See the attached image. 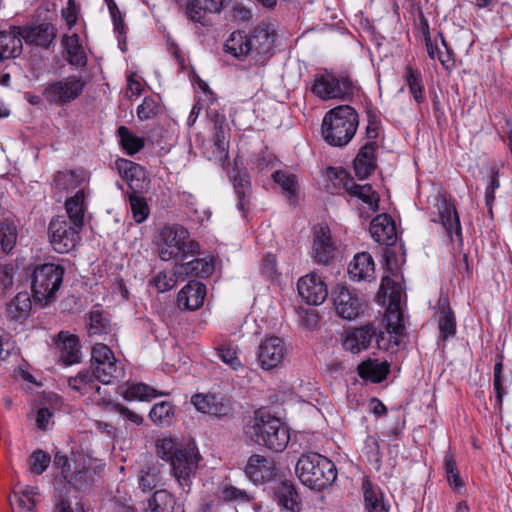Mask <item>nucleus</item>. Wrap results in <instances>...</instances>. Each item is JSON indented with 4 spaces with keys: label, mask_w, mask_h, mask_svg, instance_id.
Instances as JSON below:
<instances>
[{
    "label": "nucleus",
    "mask_w": 512,
    "mask_h": 512,
    "mask_svg": "<svg viewBox=\"0 0 512 512\" xmlns=\"http://www.w3.org/2000/svg\"><path fill=\"white\" fill-rule=\"evenodd\" d=\"M285 355L284 342L276 336L262 340L257 350L258 362L263 370L276 368L282 363Z\"/></svg>",
    "instance_id": "15"
},
{
    "label": "nucleus",
    "mask_w": 512,
    "mask_h": 512,
    "mask_svg": "<svg viewBox=\"0 0 512 512\" xmlns=\"http://www.w3.org/2000/svg\"><path fill=\"white\" fill-rule=\"evenodd\" d=\"M262 272L269 278L274 279L277 274L276 257L272 254H267L262 260Z\"/></svg>",
    "instance_id": "64"
},
{
    "label": "nucleus",
    "mask_w": 512,
    "mask_h": 512,
    "mask_svg": "<svg viewBox=\"0 0 512 512\" xmlns=\"http://www.w3.org/2000/svg\"><path fill=\"white\" fill-rule=\"evenodd\" d=\"M213 271L212 262L204 258H195L191 261L175 265V273L182 276L208 277Z\"/></svg>",
    "instance_id": "37"
},
{
    "label": "nucleus",
    "mask_w": 512,
    "mask_h": 512,
    "mask_svg": "<svg viewBox=\"0 0 512 512\" xmlns=\"http://www.w3.org/2000/svg\"><path fill=\"white\" fill-rule=\"evenodd\" d=\"M118 136L123 149L129 155L139 152L145 145L144 138L135 136L126 126L118 128Z\"/></svg>",
    "instance_id": "45"
},
{
    "label": "nucleus",
    "mask_w": 512,
    "mask_h": 512,
    "mask_svg": "<svg viewBox=\"0 0 512 512\" xmlns=\"http://www.w3.org/2000/svg\"><path fill=\"white\" fill-rule=\"evenodd\" d=\"M119 169L123 171L130 189L135 194L143 193L149 189L150 179L144 167L128 160H121Z\"/></svg>",
    "instance_id": "23"
},
{
    "label": "nucleus",
    "mask_w": 512,
    "mask_h": 512,
    "mask_svg": "<svg viewBox=\"0 0 512 512\" xmlns=\"http://www.w3.org/2000/svg\"><path fill=\"white\" fill-rule=\"evenodd\" d=\"M62 17L68 29H72L78 19V6L74 0H68L66 7L62 9Z\"/></svg>",
    "instance_id": "60"
},
{
    "label": "nucleus",
    "mask_w": 512,
    "mask_h": 512,
    "mask_svg": "<svg viewBox=\"0 0 512 512\" xmlns=\"http://www.w3.org/2000/svg\"><path fill=\"white\" fill-rule=\"evenodd\" d=\"M221 495L225 501L230 502L248 503L252 500V497L246 490L237 488L230 484L222 487Z\"/></svg>",
    "instance_id": "55"
},
{
    "label": "nucleus",
    "mask_w": 512,
    "mask_h": 512,
    "mask_svg": "<svg viewBox=\"0 0 512 512\" xmlns=\"http://www.w3.org/2000/svg\"><path fill=\"white\" fill-rule=\"evenodd\" d=\"M353 81L346 75L336 76L332 73L316 74L311 91L322 100L337 99L349 101L355 93Z\"/></svg>",
    "instance_id": "7"
},
{
    "label": "nucleus",
    "mask_w": 512,
    "mask_h": 512,
    "mask_svg": "<svg viewBox=\"0 0 512 512\" xmlns=\"http://www.w3.org/2000/svg\"><path fill=\"white\" fill-rule=\"evenodd\" d=\"M238 198L237 208L245 212L250 201L251 183L246 172H237L230 176Z\"/></svg>",
    "instance_id": "39"
},
{
    "label": "nucleus",
    "mask_w": 512,
    "mask_h": 512,
    "mask_svg": "<svg viewBox=\"0 0 512 512\" xmlns=\"http://www.w3.org/2000/svg\"><path fill=\"white\" fill-rule=\"evenodd\" d=\"M251 17V12L243 4L234 2L230 10V18L232 21L245 22Z\"/></svg>",
    "instance_id": "61"
},
{
    "label": "nucleus",
    "mask_w": 512,
    "mask_h": 512,
    "mask_svg": "<svg viewBox=\"0 0 512 512\" xmlns=\"http://www.w3.org/2000/svg\"><path fill=\"white\" fill-rule=\"evenodd\" d=\"M158 395H166V393H158L154 388L143 383H138L128 387L124 397L127 400L143 401L155 398Z\"/></svg>",
    "instance_id": "48"
},
{
    "label": "nucleus",
    "mask_w": 512,
    "mask_h": 512,
    "mask_svg": "<svg viewBox=\"0 0 512 512\" xmlns=\"http://www.w3.org/2000/svg\"><path fill=\"white\" fill-rule=\"evenodd\" d=\"M17 229L14 222L3 220L0 222V249L10 252L16 244Z\"/></svg>",
    "instance_id": "47"
},
{
    "label": "nucleus",
    "mask_w": 512,
    "mask_h": 512,
    "mask_svg": "<svg viewBox=\"0 0 512 512\" xmlns=\"http://www.w3.org/2000/svg\"><path fill=\"white\" fill-rule=\"evenodd\" d=\"M200 254V245L191 239L189 231L179 224L165 225L159 234L158 255L161 260L175 258L185 260L189 256Z\"/></svg>",
    "instance_id": "5"
},
{
    "label": "nucleus",
    "mask_w": 512,
    "mask_h": 512,
    "mask_svg": "<svg viewBox=\"0 0 512 512\" xmlns=\"http://www.w3.org/2000/svg\"><path fill=\"white\" fill-rule=\"evenodd\" d=\"M406 85L409 88L414 100L417 103H422L424 100L423 85L421 83V74L411 67L406 69Z\"/></svg>",
    "instance_id": "49"
},
{
    "label": "nucleus",
    "mask_w": 512,
    "mask_h": 512,
    "mask_svg": "<svg viewBox=\"0 0 512 512\" xmlns=\"http://www.w3.org/2000/svg\"><path fill=\"white\" fill-rule=\"evenodd\" d=\"M217 352L220 359L233 370L236 371L241 367V362L236 355V351L230 346L223 345L217 349Z\"/></svg>",
    "instance_id": "58"
},
{
    "label": "nucleus",
    "mask_w": 512,
    "mask_h": 512,
    "mask_svg": "<svg viewBox=\"0 0 512 512\" xmlns=\"http://www.w3.org/2000/svg\"><path fill=\"white\" fill-rule=\"evenodd\" d=\"M91 369L96 379L103 384H110L123 375V369L118 365L114 353L103 343H97L92 348Z\"/></svg>",
    "instance_id": "8"
},
{
    "label": "nucleus",
    "mask_w": 512,
    "mask_h": 512,
    "mask_svg": "<svg viewBox=\"0 0 512 512\" xmlns=\"http://www.w3.org/2000/svg\"><path fill=\"white\" fill-rule=\"evenodd\" d=\"M364 453L370 463H373L377 469L380 468L382 454L376 437L369 435L364 441Z\"/></svg>",
    "instance_id": "56"
},
{
    "label": "nucleus",
    "mask_w": 512,
    "mask_h": 512,
    "mask_svg": "<svg viewBox=\"0 0 512 512\" xmlns=\"http://www.w3.org/2000/svg\"><path fill=\"white\" fill-rule=\"evenodd\" d=\"M22 41L20 27H10L8 31L0 32V61L16 58L22 52Z\"/></svg>",
    "instance_id": "24"
},
{
    "label": "nucleus",
    "mask_w": 512,
    "mask_h": 512,
    "mask_svg": "<svg viewBox=\"0 0 512 512\" xmlns=\"http://www.w3.org/2000/svg\"><path fill=\"white\" fill-rule=\"evenodd\" d=\"M440 222L444 227L448 237L452 238L453 233L462 240V229L460 219L455 206L443 200L438 206Z\"/></svg>",
    "instance_id": "33"
},
{
    "label": "nucleus",
    "mask_w": 512,
    "mask_h": 512,
    "mask_svg": "<svg viewBox=\"0 0 512 512\" xmlns=\"http://www.w3.org/2000/svg\"><path fill=\"white\" fill-rule=\"evenodd\" d=\"M214 145L221 155H228V125L223 115H216L214 118Z\"/></svg>",
    "instance_id": "43"
},
{
    "label": "nucleus",
    "mask_w": 512,
    "mask_h": 512,
    "mask_svg": "<svg viewBox=\"0 0 512 512\" xmlns=\"http://www.w3.org/2000/svg\"><path fill=\"white\" fill-rule=\"evenodd\" d=\"M161 111L159 100L155 97L147 96L137 107V116L141 121L149 120L157 116Z\"/></svg>",
    "instance_id": "51"
},
{
    "label": "nucleus",
    "mask_w": 512,
    "mask_h": 512,
    "mask_svg": "<svg viewBox=\"0 0 512 512\" xmlns=\"http://www.w3.org/2000/svg\"><path fill=\"white\" fill-rule=\"evenodd\" d=\"M156 452L161 459L171 465L176 481L183 491L188 493L201 460L195 443L190 440L166 437L157 440Z\"/></svg>",
    "instance_id": "1"
},
{
    "label": "nucleus",
    "mask_w": 512,
    "mask_h": 512,
    "mask_svg": "<svg viewBox=\"0 0 512 512\" xmlns=\"http://www.w3.org/2000/svg\"><path fill=\"white\" fill-rule=\"evenodd\" d=\"M98 381L94 374L89 370H82L76 376L68 378L69 387L81 395L91 393L100 394L101 387L96 383Z\"/></svg>",
    "instance_id": "35"
},
{
    "label": "nucleus",
    "mask_w": 512,
    "mask_h": 512,
    "mask_svg": "<svg viewBox=\"0 0 512 512\" xmlns=\"http://www.w3.org/2000/svg\"><path fill=\"white\" fill-rule=\"evenodd\" d=\"M55 345L59 359L64 365L70 366L81 362L82 353L78 336L68 331H60L56 336Z\"/></svg>",
    "instance_id": "18"
},
{
    "label": "nucleus",
    "mask_w": 512,
    "mask_h": 512,
    "mask_svg": "<svg viewBox=\"0 0 512 512\" xmlns=\"http://www.w3.org/2000/svg\"><path fill=\"white\" fill-rule=\"evenodd\" d=\"M297 288L301 298L309 305H320L328 296L326 284L316 273L301 277L298 280Z\"/></svg>",
    "instance_id": "17"
},
{
    "label": "nucleus",
    "mask_w": 512,
    "mask_h": 512,
    "mask_svg": "<svg viewBox=\"0 0 512 512\" xmlns=\"http://www.w3.org/2000/svg\"><path fill=\"white\" fill-rule=\"evenodd\" d=\"M295 470L302 484L317 491L326 489L337 478L335 464L327 457L313 452L302 454Z\"/></svg>",
    "instance_id": "4"
},
{
    "label": "nucleus",
    "mask_w": 512,
    "mask_h": 512,
    "mask_svg": "<svg viewBox=\"0 0 512 512\" xmlns=\"http://www.w3.org/2000/svg\"><path fill=\"white\" fill-rule=\"evenodd\" d=\"M205 295V285L197 281H191L178 293L177 302L179 307L196 310L203 305Z\"/></svg>",
    "instance_id": "26"
},
{
    "label": "nucleus",
    "mask_w": 512,
    "mask_h": 512,
    "mask_svg": "<svg viewBox=\"0 0 512 512\" xmlns=\"http://www.w3.org/2000/svg\"><path fill=\"white\" fill-rule=\"evenodd\" d=\"M370 234L381 245L392 246L397 240L395 223L387 214L377 215L371 221Z\"/></svg>",
    "instance_id": "22"
},
{
    "label": "nucleus",
    "mask_w": 512,
    "mask_h": 512,
    "mask_svg": "<svg viewBox=\"0 0 512 512\" xmlns=\"http://www.w3.org/2000/svg\"><path fill=\"white\" fill-rule=\"evenodd\" d=\"M191 403L197 411L217 418L228 416L232 410L230 400L221 394H195L191 398Z\"/></svg>",
    "instance_id": "16"
},
{
    "label": "nucleus",
    "mask_w": 512,
    "mask_h": 512,
    "mask_svg": "<svg viewBox=\"0 0 512 512\" xmlns=\"http://www.w3.org/2000/svg\"><path fill=\"white\" fill-rule=\"evenodd\" d=\"M246 433L252 441L273 452H282L290 441L286 424L266 411L255 413Z\"/></svg>",
    "instance_id": "3"
},
{
    "label": "nucleus",
    "mask_w": 512,
    "mask_h": 512,
    "mask_svg": "<svg viewBox=\"0 0 512 512\" xmlns=\"http://www.w3.org/2000/svg\"><path fill=\"white\" fill-rule=\"evenodd\" d=\"M89 195V190L86 188L79 189L75 195L69 197L65 201V208L67 212L66 219L71 220L80 226H84V215L86 211L85 199Z\"/></svg>",
    "instance_id": "32"
},
{
    "label": "nucleus",
    "mask_w": 512,
    "mask_h": 512,
    "mask_svg": "<svg viewBox=\"0 0 512 512\" xmlns=\"http://www.w3.org/2000/svg\"><path fill=\"white\" fill-rule=\"evenodd\" d=\"M88 333L90 336L105 334L110 329V323L99 310L90 312Z\"/></svg>",
    "instance_id": "52"
},
{
    "label": "nucleus",
    "mask_w": 512,
    "mask_h": 512,
    "mask_svg": "<svg viewBox=\"0 0 512 512\" xmlns=\"http://www.w3.org/2000/svg\"><path fill=\"white\" fill-rule=\"evenodd\" d=\"M15 349L11 336L0 328V360H6Z\"/></svg>",
    "instance_id": "59"
},
{
    "label": "nucleus",
    "mask_w": 512,
    "mask_h": 512,
    "mask_svg": "<svg viewBox=\"0 0 512 512\" xmlns=\"http://www.w3.org/2000/svg\"><path fill=\"white\" fill-rule=\"evenodd\" d=\"M374 272L373 258L366 252L356 254L348 267L350 278L356 281L368 280L373 277Z\"/></svg>",
    "instance_id": "31"
},
{
    "label": "nucleus",
    "mask_w": 512,
    "mask_h": 512,
    "mask_svg": "<svg viewBox=\"0 0 512 512\" xmlns=\"http://www.w3.org/2000/svg\"><path fill=\"white\" fill-rule=\"evenodd\" d=\"M501 373H502V365H501V363H496L495 367H494L493 386H494V390L496 392V399L499 404L502 402L503 395L505 394V391H504V388L502 385Z\"/></svg>",
    "instance_id": "63"
},
{
    "label": "nucleus",
    "mask_w": 512,
    "mask_h": 512,
    "mask_svg": "<svg viewBox=\"0 0 512 512\" xmlns=\"http://www.w3.org/2000/svg\"><path fill=\"white\" fill-rule=\"evenodd\" d=\"M32 301L28 292H19L6 305L5 316L8 321L22 323L30 314Z\"/></svg>",
    "instance_id": "29"
},
{
    "label": "nucleus",
    "mask_w": 512,
    "mask_h": 512,
    "mask_svg": "<svg viewBox=\"0 0 512 512\" xmlns=\"http://www.w3.org/2000/svg\"><path fill=\"white\" fill-rule=\"evenodd\" d=\"M331 295L335 312L339 317L347 320L358 317L363 305L353 291L346 286L336 285Z\"/></svg>",
    "instance_id": "14"
},
{
    "label": "nucleus",
    "mask_w": 512,
    "mask_h": 512,
    "mask_svg": "<svg viewBox=\"0 0 512 512\" xmlns=\"http://www.w3.org/2000/svg\"><path fill=\"white\" fill-rule=\"evenodd\" d=\"M390 365L387 361L380 362L377 359H367L357 367L359 376L372 383L382 382L388 375Z\"/></svg>",
    "instance_id": "34"
},
{
    "label": "nucleus",
    "mask_w": 512,
    "mask_h": 512,
    "mask_svg": "<svg viewBox=\"0 0 512 512\" xmlns=\"http://www.w3.org/2000/svg\"><path fill=\"white\" fill-rule=\"evenodd\" d=\"M85 85L82 77L70 75L49 83L43 91V96L50 104L63 106L77 99Z\"/></svg>",
    "instance_id": "10"
},
{
    "label": "nucleus",
    "mask_w": 512,
    "mask_h": 512,
    "mask_svg": "<svg viewBox=\"0 0 512 512\" xmlns=\"http://www.w3.org/2000/svg\"><path fill=\"white\" fill-rule=\"evenodd\" d=\"M275 498L278 505L286 510H298V494L291 483L281 482L275 488Z\"/></svg>",
    "instance_id": "42"
},
{
    "label": "nucleus",
    "mask_w": 512,
    "mask_h": 512,
    "mask_svg": "<svg viewBox=\"0 0 512 512\" xmlns=\"http://www.w3.org/2000/svg\"><path fill=\"white\" fill-rule=\"evenodd\" d=\"M335 187H341L349 193L350 196L360 199L368 207L376 211L379 207V197L370 184L359 185L348 175L345 170H340L335 174Z\"/></svg>",
    "instance_id": "13"
},
{
    "label": "nucleus",
    "mask_w": 512,
    "mask_h": 512,
    "mask_svg": "<svg viewBox=\"0 0 512 512\" xmlns=\"http://www.w3.org/2000/svg\"><path fill=\"white\" fill-rule=\"evenodd\" d=\"M377 143L374 141L367 142L363 145L356 158L354 159V170L358 178L366 179L376 168L375 152Z\"/></svg>",
    "instance_id": "25"
},
{
    "label": "nucleus",
    "mask_w": 512,
    "mask_h": 512,
    "mask_svg": "<svg viewBox=\"0 0 512 512\" xmlns=\"http://www.w3.org/2000/svg\"><path fill=\"white\" fill-rule=\"evenodd\" d=\"M149 417L158 427H168L174 421L175 407L169 401L156 403L150 410Z\"/></svg>",
    "instance_id": "41"
},
{
    "label": "nucleus",
    "mask_w": 512,
    "mask_h": 512,
    "mask_svg": "<svg viewBox=\"0 0 512 512\" xmlns=\"http://www.w3.org/2000/svg\"><path fill=\"white\" fill-rule=\"evenodd\" d=\"M83 227L72 223L65 216H57L49 224L50 243L58 253L72 251L80 240Z\"/></svg>",
    "instance_id": "9"
},
{
    "label": "nucleus",
    "mask_w": 512,
    "mask_h": 512,
    "mask_svg": "<svg viewBox=\"0 0 512 512\" xmlns=\"http://www.w3.org/2000/svg\"><path fill=\"white\" fill-rule=\"evenodd\" d=\"M88 180V173L84 170L59 171L54 176L53 186L60 191L88 189Z\"/></svg>",
    "instance_id": "27"
},
{
    "label": "nucleus",
    "mask_w": 512,
    "mask_h": 512,
    "mask_svg": "<svg viewBox=\"0 0 512 512\" xmlns=\"http://www.w3.org/2000/svg\"><path fill=\"white\" fill-rule=\"evenodd\" d=\"M272 176L274 181L281 186L283 192L286 193L288 201L294 203L298 188L295 175L279 170L275 171Z\"/></svg>",
    "instance_id": "46"
},
{
    "label": "nucleus",
    "mask_w": 512,
    "mask_h": 512,
    "mask_svg": "<svg viewBox=\"0 0 512 512\" xmlns=\"http://www.w3.org/2000/svg\"><path fill=\"white\" fill-rule=\"evenodd\" d=\"M248 38L251 55H253L257 62L263 63L272 56L277 38V32L273 24L259 23Z\"/></svg>",
    "instance_id": "12"
},
{
    "label": "nucleus",
    "mask_w": 512,
    "mask_h": 512,
    "mask_svg": "<svg viewBox=\"0 0 512 512\" xmlns=\"http://www.w3.org/2000/svg\"><path fill=\"white\" fill-rule=\"evenodd\" d=\"M380 291L389 298L385 314L387 327L395 335L401 336L405 331L403 312L400 307L401 288L396 286L389 277H385L382 279Z\"/></svg>",
    "instance_id": "11"
},
{
    "label": "nucleus",
    "mask_w": 512,
    "mask_h": 512,
    "mask_svg": "<svg viewBox=\"0 0 512 512\" xmlns=\"http://www.w3.org/2000/svg\"><path fill=\"white\" fill-rule=\"evenodd\" d=\"M62 45L67 53V61L70 65L76 67H83L87 63V58L83 47L80 44L78 34L64 35L62 38Z\"/></svg>",
    "instance_id": "36"
},
{
    "label": "nucleus",
    "mask_w": 512,
    "mask_h": 512,
    "mask_svg": "<svg viewBox=\"0 0 512 512\" xmlns=\"http://www.w3.org/2000/svg\"><path fill=\"white\" fill-rule=\"evenodd\" d=\"M175 275V272L160 271L150 280V284L160 293L167 292L176 285Z\"/></svg>",
    "instance_id": "53"
},
{
    "label": "nucleus",
    "mask_w": 512,
    "mask_h": 512,
    "mask_svg": "<svg viewBox=\"0 0 512 512\" xmlns=\"http://www.w3.org/2000/svg\"><path fill=\"white\" fill-rule=\"evenodd\" d=\"M114 410L118 412L124 419L130 421L135 425H141L143 423V417L138 413L131 411L122 404H114Z\"/></svg>",
    "instance_id": "62"
},
{
    "label": "nucleus",
    "mask_w": 512,
    "mask_h": 512,
    "mask_svg": "<svg viewBox=\"0 0 512 512\" xmlns=\"http://www.w3.org/2000/svg\"><path fill=\"white\" fill-rule=\"evenodd\" d=\"M129 202L133 219L137 223L144 222L149 215V207L145 199L137 195H130Z\"/></svg>",
    "instance_id": "54"
},
{
    "label": "nucleus",
    "mask_w": 512,
    "mask_h": 512,
    "mask_svg": "<svg viewBox=\"0 0 512 512\" xmlns=\"http://www.w3.org/2000/svg\"><path fill=\"white\" fill-rule=\"evenodd\" d=\"M175 498L167 490H157L147 501L144 512H174Z\"/></svg>",
    "instance_id": "40"
},
{
    "label": "nucleus",
    "mask_w": 512,
    "mask_h": 512,
    "mask_svg": "<svg viewBox=\"0 0 512 512\" xmlns=\"http://www.w3.org/2000/svg\"><path fill=\"white\" fill-rule=\"evenodd\" d=\"M440 334L444 339L452 337L456 333V320L450 306L444 302L441 304L438 318Z\"/></svg>",
    "instance_id": "44"
},
{
    "label": "nucleus",
    "mask_w": 512,
    "mask_h": 512,
    "mask_svg": "<svg viewBox=\"0 0 512 512\" xmlns=\"http://www.w3.org/2000/svg\"><path fill=\"white\" fill-rule=\"evenodd\" d=\"M64 271L61 265L54 263H44L34 268L31 290L36 302L43 305L54 299L62 284Z\"/></svg>",
    "instance_id": "6"
},
{
    "label": "nucleus",
    "mask_w": 512,
    "mask_h": 512,
    "mask_svg": "<svg viewBox=\"0 0 512 512\" xmlns=\"http://www.w3.org/2000/svg\"><path fill=\"white\" fill-rule=\"evenodd\" d=\"M359 125L356 110L349 105H340L329 110L322 121V136L331 146L343 147L354 137Z\"/></svg>",
    "instance_id": "2"
},
{
    "label": "nucleus",
    "mask_w": 512,
    "mask_h": 512,
    "mask_svg": "<svg viewBox=\"0 0 512 512\" xmlns=\"http://www.w3.org/2000/svg\"><path fill=\"white\" fill-rule=\"evenodd\" d=\"M364 507L367 512H388L389 504L384 501L381 489L365 478L362 483Z\"/></svg>",
    "instance_id": "30"
},
{
    "label": "nucleus",
    "mask_w": 512,
    "mask_h": 512,
    "mask_svg": "<svg viewBox=\"0 0 512 512\" xmlns=\"http://www.w3.org/2000/svg\"><path fill=\"white\" fill-rule=\"evenodd\" d=\"M92 479V472L86 466L76 467L73 475L69 474L68 479H65L69 484L81 489L85 484Z\"/></svg>",
    "instance_id": "57"
},
{
    "label": "nucleus",
    "mask_w": 512,
    "mask_h": 512,
    "mask_svg": "<svg viewBox=\"0 0 512 512\" xmlns=\"http://www.w3.org/2000/svg\"><path fill=\"white\" fill-rule=\"evenodd\" d=\"M23 40L29 45H35L42 48H49L56 36L57 28L51 23H40L32 26L20 27Z\"/></svg>",
    "instance_id": "19"
},
{
    "label": "nucleus",
    "mask_w": 512,
    "mask_h": 512,
    "mask_svg": "<svg viewBox=\"0 0 512 512\" xmlns=\"http://www.w3.org/2000/svg\"><path fill=\"white\" fill-rule=\"evenodd\" d=\"M335 244L332 241L330 229L327 225L315 227L313 239V255L317 263L327 264L332 259Z\"/></svg>",
    "instance_id": "21"
},
{
    "label": "nucleus",
    "mask_w": 512,
    "mask_h": 512,
    "mask_svg": "<svg viewBox=\"0 0 512 512\" xmlns=\"http://www.w3.org/2000/svg\"><path fill=\"white\" fill-rule=\"evenodd\" d=\"M276 465L272 459H268L259 454H253L249 457L246 467V476L255 484L270 480L275 475Z\"/></svg>",
    "instance_id": "20"
},
{
    "label": "nucleus",
    "mask_w": 512,
    "mask_h": 512,
    "mask_svg": "<svg viewBox=\"0 0 512 512\" xmlns=\"http://www.w3.org/2000/svg\"><path fill=\"white\" fill-rule=\"evenodd\" d=\"M224 50L238 59L251 55L248 35L243 31H234L226 40Z\"/></svg>",
    "instance_id": "38"
},
{
    "label": "nucleus",
    "mask_w": 512,
    "mask_h": 512,
    "mask_svg": "<svg viewBox=\"0 0 512 512\" xmlns=\"http://www.w3.org/2000/svg\"><path fill=\"white\" fill-rule=\"evenodd\" d=\"M51 462L50 455L41 450H35L28 459L29 471L34 475H41L49 466Z\"/></svg>",
    "instance_id": "50"
},
{
    "label": "nucleus",
    "mask_w": 512,
    "mask_h": 512,
    "mask_svg": "<svg viewBox=\"0 0 512 512\" xmlns=\"http://www.w3.org/2000/svg\"><path fill=\"white\" fill-rule=\"evenodd\" d=\"M374 334L375 331L371 326H364L347 331L342 345L345 350L358 353L370 346Z\"/></svg>",
    "instance_id": "28"
}]
</instances>
